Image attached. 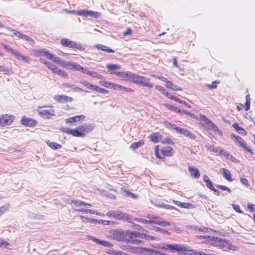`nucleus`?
Segmentation results:
<instances>
[{
    "mask_svg": "<svg viewBox=\"0 0 255 255\" xmlns=\"http://www.w3.org/2000/svg\"><path fill=\"white\" fill-rule=\"evenodd\" d=\"M150 80V78L139 76L129 72L126 81H129L141 86L151 88L153 87V84L149 82Z\"/></svg>",
    "mask_w": 255,
    "mask_h": 255,
    "instance_id": "obj_1",
    "label": "nucleus"
},
{
    "mask_svg": "<svg viewBox=\"0 0 255 255\" xmlns=\"http://www.w3.org/2000/svg\"><path fill=\"white\" fill-rule=\"evenodd\" d=\"M157 248L169 253L176 252L179 255H185L184 252L189 251V247L179 244H160L158 245Z\"/></svg>",
    "mask_w": 255,
    "mask_h": 255,
    "instance_id": "obj_2",
    "label": "nucleus"
},
{
    "mask_svg": "<svg viewBox=\"0 0 255 255\" xmlns=\"http://www.w3.org/2000/svg\"><path fill=\"white\" fill-rule=\"evenodd\" d=\"M108 72L111 74H114L118 76L123 80H126L129 72H116L115 70L120 69L121 67L119 64H108L106 65Z\"/></svg>",
    "mask_w": 255,
    "mask_h": 255,
    "instance_id": "obj_3",
    "label": "nucleus"
},
{
    "mask_svg": "<svg viewBox=\"0 0 255 255\" xmlns=\"http://www.w3.org/2000/svg\"><path fill=\"white\" fill-rule=\"evenodd\" d=\"M41 56H45L46 58L51 60L53 62L56 63L57 64L63 67L67 66V63L62 60L59 57L50 53L48 51L44 50H41L39 51Z\"/></svg>",
    "mask_w": 255,
    "mask_h": 255,
    "instance_id": "obj_4",
    "label": "nucleus"
},
{
    "mask_svg": "<svg viewBox=\"0 0 255 255\" xmlns=\"http://www.w3.org/2000/svg\"><path fill=\"white\" fill-rule=\"evenodd\" d=\"M106 215L109 217H113L116 219L128 221L129 222H131V218L129 217L128 214L120 211H109L107 213Z\"/></svg>",
    "mask_w": 255,
    "mask_h": 255,
    "instance_id": "obj_5",
    "label": "nucleus"
},
{
    "mask_svg": "<svg viewBox=\"0 0 255 255\" xmlns=\"http://www.w3.org/2000/svg\"><path fill=\"white\" fill-rule=\"evenodd\" d=\"M200 120L204 122V125L206 128L209 130H213L215 132L221 133L219 128L206 116L200 114Z\"/></svg>",
    "mask_w": 255,
    "mask_h": 255,
    "instance_id": "obj_6",
    "label": "nucleus"
},
{
    "mask_svg": "<svg viewBox=\"0 0 255 255\" xmlns=\"http://www.w3.org/2000/svg\"><path fill=\"white\" fill-rule=\"evenodd\" d=\"M111 238L117 241H126L128 240L127 231L125 232L120 230H114L110 232Z\"/></svg>",
    "mask_w": 255,
    "mask_h": 255,
    "instance_id": "obj_7",
    "label": "nucleus"
},
{
    "mask_svg": "<svg viewBox=\"0 0 255 255\" xmlns=\"http://www.w3.org/2000/svg\"><path fill=\"white\" fill-rule=\"evenodd\" d=\"M60 43L65 47L76 48L81 51H84L85 50V48L80 44L76 43L68 39L62 38L60 40Z\"/></svg>",
    "mask_w": 255,
    "mask_h": 255,
    "instance_id": "obj_8",
    "label": "nucleus"
},
{
    "mask_svg": "<svg viewBox=\"0 0 255 255\" xmlns=\"http://www.w3.org/2000/svg\"><path fill=\"white\" fill-rule=\"evenodd\" d=\"M231 137L234 139V140L236 143L238 144L241 147L244 148L245 150L247 151L251 154H253V152L252 149L249 146H248L246 143L244 142V139L238 135H236L234 134L231 135Z\"/></svg>",
    "mask_w": 255,
    "mask_h": 255,
    "instance_id": "obj_9",
    "label": "nucleus"
},
{
    "mask_svg": "<svg viewBox=\"0 0 255 255\" xmlns=\"http://www.w3.org/2000/svg\"><path fill=\"white\" fill-rule=\"evenodd\" d=\"M197 238L200 239H207L208 242L210 243L211 244L216 246L220 247L221 242H222V239L218 237H211V236H201V235H197L196 236Z\"/></svg>",
    "mask_w": 255,
    "mask_h": 255,
    "instance_id": "obj_10",
    "label": "nucleus"
},
{
    "mask_svg": "<svg viewBox=\"0 0 255 255\" xmlns=\"http://www.w3.org/2000/svg\"><path fill=\"white\" fill-rule=\"evenodd\" d=\"M80 129L81 128L78 126L74 129L67 128H63L62 131L75 137H83L84 136V134L81 133Z\"/></svg>",
    "mask_w": 255,
    "mask_h": 255,
    "instance_id": "obj_11",
    "label": "nucleus"
},
{
    "mask_svg": "<svg viewBox=\"0 0 255 255\" xmlns=\"http://www.w3.org/2000/svg\"><path fill=\"white\" fill-rule=\"evenodd\" d=\"M7 29L9 31L12 32V34L16 37H17L22 39H24L28 41H30L32 44H34L35 42L34 40L31 39L29 36L20 33V32L14 30L13 29L10 27H8L7 28Z\"/></svg>",
    "mask_w": 255,
    "mask_h": 255,
    "instance_id": "obj_12",
    "label": "nucleus"
},
{
    "mask_svg": "<svg viewBox=\"0 0 255 255\" xmlns=\"http://www.w3.org/2000/svg\"><path fill=\"white\" fill-rule=\"evenodd\" d=\"M55 110L51 107L48 109L41 110L38 111L39 115L45 119H50L54 115Z\"/></svg>",
    "mask_w": 255,
    "mask_h": 255,
    "instance_id": "obj_13",
    "label": "nucleus"
},
{
    "mask_svg": "<svg viewBox=\"0 0 255 255\" xmlns=\"http://www.w3.org/2000/svg\"><path fill=\"white\" fill-rule=\"evenodd\" d=\"M14 117L11 115H3L0 117V125L5 126L10 125L14 120Z\"/></svg>",
    "mask_w": 255,
    "mask_h": 255,
    "instance_id": "obj_14",
    "label": "nucleus"
},
{
    "mask_svg": "<svg viewBox=\"0 0 255 255\" xmlns=\"http://www.w3.org/2000/svg\"><path fill=\"white\" fill-rule=\"evenodd\" d=\"M220 248L224 251H226L227 250L236 251L238 249V247L232 245L231 242L225 239L223 240L222 242H221Z\"/></svg>",
    "mask_w": 255,
    "mask_h": 255,
    "instance_id": "obj_15",
    "label": "nucleus"
},
{
    "mask_svg": "<svg viewBox=\"0 0 255 255\" xmlns=\"http://www.w3.org/2000/svg\"><path fill=\"white\" fill-rule=\"evenodd\" d=\"M53 99L57 103L61 104L71 102L73 100V98L72 97L64 95H56L54 97Z\"/></svg>",
    "mask_w": 255,
    "mask_h": 255,
    "instance_id": "obj_16",
    "label": "nucleus"
},
{
    "mask_svg": "<svg viewBox=\"0 0 255 255\" xmlns=\"http://www.w3.org/2000/svg\"><path fill=\"white\" fill-rule=\"evenodd\" d=\"M127 236L128 240L133 239V238H139L142 239H146V235L143 233H140L136 231L131 232L130 231H127Z\"/></svg>",
    "mask_w": 255,
    "mask_h": 255,
    "instance_id": "obj_17",
    "label": "nucleus"
},
{
    "mask_svg": "<svg viewBox=\"0 0 255 255\" xmlns=\"http://www.w3.org/2000/svg\"><path fill=\"white\" fill-rule=\"evenodd\" d=\"M21 123L27 127H33L35 126L37 124V122L31 118H27L25 116L22 117L21 120Z\"/></svg>",
    "mask_w": 255,
    "mask_h": 255,
    "instance_id": "obj_18",
    "label": "nucleus"
},
{
    "mask_svg": "<svg viewBox=\"0 0 255 255\" xmlns=\"http://www.w3.org/2000/svg\"><path fill=\"white\" fill-rule=\"evenodd\" d=\"M79 127L81 128L80 130L81 131V133H84V134L85 133L90 132L94 128V125L93 124H84L79 126Z\"/></svg>",
    "mask_w": 255,
    "mask_h": 255,
    "instance_id": "obj_19",
    "label": "nucleus"
},
{
    "mask_svg": "<svg viewBox=\"0 0 255 255\" xmlns=\"http://www.w3.org/2000/svg\"><path fill=\"white\" fill-rule=\"evenodd\" d=\"M72 13L75 15H79L81 16H96L97 13H95L91 11H88L85 10H81L78 11H73Z\"/></svg>",
    "mask_w": 255,
    "mask_h": 255,
    "instance_id": "obj_20",
    "label": "nucleus"
},
{
    "mask_svg": "<svg viewBox=\"0 0 255 255\" xmlns=\"http://www.w3.org/2000/svg\"><path fill=\"white\" fill-rule=\"evenodd\" d=\"M85 118V117L84 115L76 116L73 117L65 119V122L66 123L73 124L74 123L78 122L80 121H84Z\"/></svg>",
    "mask_w": 255,
    "mask_h": 255,
    "instance_id": "obj_21",
    "label": "nucleus"
},
{
    "mask_svg": "<svg viewBox=\"0 0 255 255\" xmlns=\"http://www.w3.org/2000/svg\"><path fill=\"white\" fill-rule=\"evenodd\" d=\"M188 171L190 172L191 176L194 178H198L200 177V172L197 168L189 166L188 167Z\"/></svg>",
    "mask_w": 255,
    "mask_h": 255,
    "instance_id": "obj_22",
    "label": "nucleus"
},
{
    "mask_svg": "<svg viewBox=\"0 0 255 255\" xmlns=\"http://www.w3.org/2000/svg\"><path fill=\"white\" fill-rule=\"evenodd\" d=\"M67 66H70V69L72 70H76L82 72L83 70V67L74 62H68L67 63Z\"/></svg>",
    "mask_w": 255,
    "mask_h": 255,
    "instance_id": "obj_23",
    "label": "nucleus"
},
{
    "mask_svg": "<svg viewBox=\"0 0 255 255\" xmlns=\"http://www.w3.org/2000/svg\"><path fill=\"white\" fill-rule=\"evenodd\" d=\"M95 47L99 50L105 51L107 53H114L115 51L109 47L100 44H97L95 45Z\"/></svg>",
    "mask_w": 255,
    "mask_h": 255,
    "instance_id": "obj_24",
    "label": "nucleus"
},
{
    "mask_svg": "<svg viewBox=\"0 0 255 255\" xmlns=\"http://www.w3.org/2000/svg\"><path fill=\"white\" fill-rule=\"evenodd\" d=\"M222 170L223 171L222 174L224 178L229 181H232V175L230 171L226 168H222Z\"/></svg>",
    "mask_w": 255,
    "mask_h": 255,
    "instance_id": "obj_25",
    "label": "nucleus"
},
{
    "mask_svg": "<svg viewBox=\"0 0 255 255\" xmlns=\"http://www.w3.org/2000/svg\"><path fill=\"white\" fill-rule=\"evenodd\" d=\"M204 181L206 183V186L212 190V189H214V187L213 186V182L210 180L209 177L206 175H204L203 177Z\"/></svg>",
    "mask_w": 255,
    "mask_h": 255,
    "instance_id": "obj_26",
    "label": "nucleus"
},
{
    "mask_svg": "<svg viewBox=\"0 0 255 255\" xmlns=\"http://www.w3.org/2000/svg\"><path fill=\"white\" fill-rule=\"evenodd\" d=\"M173 129L177 132L179 133L180 134H183L185 136H186L187 135L188 133H189V132L190 131L189 130H188V129H187L186 128H180L176 126H174V128H173Z\"/></svg>",
    "mask_w": 255,
    "mask_h": 255,
    "instance_id": "obj_27",
    "label": "nucleus"
},
{
    "mask_svg": "<svg viewBox=\"0 0 255 255\" xmlns=\"http://www.w3.org/2000/svg\"><path fill=\"white\" fill-rule=\"evenodd\" d=\"M232 127L236 130V131L242 135H246L247 132L241 127H240L237 123H234Z\"/></svg>",
    "mask_w": 255,
    "mask_h": 255,
    "instance_id": "obj_28",
    "label": "nucleus"
},
{
    "mask_svg": "<svg viewBox=\"0 0 255 255\" xmlns=\"http://www.w3.org/2000/svg\"><path fill=\"white\" fill-rule=\"evenodd\" d=\"M166 88L171 89L174 91H180L181 88L179 87L178 86L174 85L172 82L169 81H167V83L165 85Z\"/></svg>",
    "mask_w": 255,
    "mask_h": 255,
    "instance_id": "obj_29",
    "label": "nucleus"
},
{
    "mask_svg": "<svg viewBox=\"0 0 255 255\" xmlns=\"http://www.w3.org/2000/svg\"><path fill=\"white\" fill-rule=\"evenodd\" d=\"M169 99H170L171 100H174V101H175L176 102H177L179 103L183 104V105H184L185 106H186V107H188L189 108H191V105H189L187 102H186L184 101H183V100H181L180 99L178 98V97H177L175 96H170V97H169Z\"/></svg>",
    "mask_w": 255,
    "mask_h": 255,
    "instance_id": "obj_30",
    "label": "nucleus"
},
{
    "mask_svg": "<svg viewBox=\"0 0 255 255\" xmlns=\"http://www.w3.org/2000/svg\"><path fill=\"white\" fill-rule=\"evenodd\" d=\"M14 55L17 59H18L19 60H21V61H22L24 62H26V63L29 62L28 59L26 56H25L23 55H21V54H20L16 51L15 52Z\"/></svg>",
    "mask_w": 255,
    "mask_h": 255,
    "instance_id": "obj_31",
    "label": "nucleus"
},
{
    "mask_svg": "<svg viewBox=\"0 0 255 255\" xmlns=\"http://www.w3.org/2000/svg\"><path fill=\"white\" fill-rule=\"evenodd\" d=\"M80 83L84 85L86 88L88 89H90L92 91L94 90L95 85L91 84L85 80H81Z\"/></svg>",
    "mask_w": 255,
    "mask_h": 255,
    "instance_id": "obj_32",
    "label": "nucleus"
},
{
    "mask_svg": "<svg viewBox=\"0 0 255 255\" xmlns=\"http://www.w3.org/2000/svg\"><path fill=\"white\" fill-rule=\"evenodd\" d=\"M150 139L154 143H157L161 139V136L157 133H154L149 136Z\"/></svg>",
    "mask_w": 255,
    "mask_h": 255,
    "instance_id": "obj_33",
    "label": "nucleus"
},
{
    "mask_svg": "<svg viewBox=\"0 0 255 255\" xmlns=\"http://www.w3.org/2000/svg\"><path fill=\"white\" fill-rule=\"evenodd\" d=\"M71 202L74 204V205L76 207L78 206H84L91 207L92 205L90 204L87 203L82 201L79 200H72Z\"/></svg>",
    "mask_w": 255,
    "mask_h": 255,
    "instance_id": "obj_34",
    "label": "nucleus"
},
{
    "mask_svg": "<svg viewBox=\"0 0 255 255\" xmlns=\"http://www.w3.org/2000/svg\"><path fill=\"white\" fill-rule=\"evenodd\" d=\"M144 250L146 252L147 255H160V254H161V252L153 249L145 248Z\"/></svg>",
    "mask_w": 255,
    "mask_h": 255,
    "instance_id": "obj_35",
    "label": "nucleus"
},
{
    "mask_svg": "<svg viewBox=\"0 0 255 255\" xmlns=\"http://www.w3.org/2000/svg\"><path fill=\"white\" fill-rule=\"evenodd\" d=\"M172 148L170 146H167L162 149V153L164 156H170L172 155Z\"/></svg>",
    "mask_w": 255,
    "mask_h": 255,
    "instance_id": "obj_36",
    "label": "nucleus"
},
{
    "mask_svg": "<svg viewBox=\"0 0 255 255\" xmlns=\"http://www.w3.org/2000/svg\"><path fill=\"white\" fill-rule=\"evenodd\" d=\"M47 144L48 146L53 149H57L61 147V145L56 142H50L49 140L46 141Z\"/></svg>",
    "mask_w": 255,
    "mask_h": 255,
    "instance_id": "obj_37",
    "label": "nucleus"
},
{
    "mask_svg": "<svg viewBox=\"0 0 255 255\" xmlns=\"http://www.w3.org/2000/svg\"><path fill=\"white\" fill-rule=\"evenodd\" d=\"M144 144V141L142 140H139L137 142L132 143L130 145V148L133 150H135L136 148L141 146Z\"/></svg>",
    "mask_w": 255,
    "mask_h": 255,
    "instance_id": "obj_38",
    "label": "nucleus"
},
{
    "mask_svg": "<svg viewBox=\"0 0 255 255\" xmlns=\"http://www.w3.org/2000/svg\"><path fill=\"white\" fill-rule=\"evenodd\" d=\"M155 89L160 91L162 94L165 95L167 97L169 98L170 97V94L167 92L162 86L159 85H157L155 87Z\"/></svg>",
    "mask_w": 255,
    "mask_h": 255,
    "instance_id": "obj_39",
    "label": "nucleus"
},
{
    "mask_svg": "<svg viewBox=\"0 0 255 255\" xmlns=\"http://www.w3.org/2000/svg\"><path fill=\"white\" fill-rule=\"evenodd\" d=\"M44 64L46 65L48 68L51 70L53 73L57 69V67L49 61H44Z\"/></svg>",
    "mask_w": 255,
    "mask_h": 255,
    "instance_id": "obj_40",
    "label": "nucleus"
},
{
    "mask_svg": "<svg viewBox=\"0 0 255 255\" xmlns=\"http://www.w3.org/2000/svg\"><path fill=\"white\" fill-rule=\"evenodd\" d=\"M166 107L170 110L173 111L175 113H179L181 112V110L178 109L176 107H174V106L167 104L165 105Z\"/></svg>",
    "mask_w": 255,
    "mask_h": 255,
    "instance_id": "obj_41",
    "label": "nucleus"
},
{
    "mask_svg": "<svg viewBox=\"0 0 255 255\" xmlns=\"http://www.w3.org/2000/svg\"><path fill=\"white\" fill-rule=\"evenodd\" d=\"M188 252H190L188 255H207V254L203 252H199L197 250H190Z\"/></svg>",
    "mask_w": 255,
    "mask_h": 255,
    "instance_id": "obj_42",
    "label": "nucleus"
},
{
    "mask_svg": "<svg viewBox=\"0 0 255 255\" xmlns=\"http://www.w3.org/2000/svg\"><path fill=\"white\" fill-rule=\"evenodd\" d=\"M161 221L157 217H153L151 220H149L150 224H156L160 226Z\"/></svg>",
    "mask_w": 255,
    "mask_h": 255,
    "instance_id": "obj_43",
    "label": "nucleus"
},
{
    "mask_svg": "<svg viewBox=\"0 0 255 255\" xmlns=\"http://www.w3.org/2000/svg\"><path fill=\"white\" fill-rule=\"evenodd\" d=\"M246 101L245 103L246 109L245 111H248L250 108L251 98L250 94H248L246 96Z\"/></svg>",
    "mask_w": 255,
    "mask_h": 255,
    "instance_id": "obj_44",
    "label": "nucleus"
},
{
    "mask_svg": "<svg viewBox=\"0 0 255 255\" xmlns=\"http://www.w3.org/2000/svg\"><path fill=\"white\" fill-rule=\"evenodd\" d=\"M93 91L98 92L103 94H106L108 93V91L106 89L102 88H100L96 85H95V87Z\"/></svg>",
    "mask_w": 255,
    "mask_h": 255,
    "instance_id": "obj_45",
    "label": "nucleus"
},
{
    "mask_svg": "<svg viewBox=\"0 0 255 255\" xmlns=\"http://www.w3.org/2000/svg\"><path fill=\"white\" fill-rule=\"evenodd\" d=\"M191 229H194L195 230L199 231L200 232H208L209 229L206 227H200L199 226H192L191 227Z\"/></svg>",
    "mask_w": 255,
    "mask_h": 255,
    "instance_id": "obj_46",
    "label": "nucleus"
},
{
    "mask_svg": "<svg viewBox=\"0 0 255 255\" xmlns=\"http://www.w3.org/2000/svg\"><path fill=\"white\" fill-rule=\"evenodd\" d=\"M54 73H56L63 77H67L68 76V74L65 72L58 69V68H57L56 70H55Z\"/></svg>",
    "mask_w": 255,
    "mask_h": 255,
    "instance_id": "obj_47",
    "label": "nucleus"
},
{
    "mask_svg": "<svg viewBox=\"0 0 255 255\" xmlns=\"http://www.w3.org/2000/svg\"><path fill=\"white\" fill-rule=\"evenodd\" d=\"M9 210V205L2 206L0 207V217L5 212Z\"/></svg>",
    "mask_w": 255,
    "mask_h": 255,
    "instance_id": "obj_48",
    "label": "nucleus"
},
{
    "mask_svg": "<svg viewBox=\"0 0 255 255\" xmlns=\"http://www.w3.org/2000/svg\"><path fill=\"white\" fill-rule=\"evenodd\" d=\"M99 83L102 86L107 88H111L112 85V83L107 82L105 80L100 81Z\"/></svg>",
    "mask_w": 255,
    "mask_h": 255,
    "instance_id": "obj_49",
    "label": "nucleus"
},
{
    "mask_svg": "<svg viewBox=\"0 0 255 255\" xmlns=\"http://www.w3.org/2000/svg\"><path fill=\"white\" fill-rule=\"evenodd\" d=\"M2 45L5 50H6L7 51L10 52L11 54H12L13 55L14 54L15 52H16V51L15 50L9 47L8 46H7L5 44H2Z\"/></svg>",
    "mask_w": 255,
    "mask_h": 255,
    "instance_id": "obj_50",
    "label": "nucleus"
},
{
    "mask_svg": "<svg viewBox=\"0 0 255 255\" xmlns=\"http://www.w3.org/2000/svg\"><path fill=\"white\" fill-rule=\"evenodd\" d=\"M98 244L103 245L106 247H110L112 245L110 242L102 240H100L99 242H98Z\"/></svg>",
    "mask_w": 255,
    "mask_h": 255,
    "instance_id": "obj_51",
    "label": "nucleus"
},
{
    "mask_svg": "<svg viewBox=\"0 0 255 255\" xmlns=\"http://www.w3.org/2000/svg\"><path fill=\"white\" fill-rule=\"evenodd\" d=\"M90 74H91V75L90 76H91V77L97 78L99 79L103 78V76H102L101 75L98 74V73L96 72L92 71L91 73H90Z\"/></svg>",
    "mask_w": 255,
    "mask_h": 255,
    "instance_id": "obj_52",
    "label": "nucleus"
},
{
    "mask_svg": "<svg viewBox=\"0 0 255 255\" xmlns=\"http://www.w3.org/2000/svg\"><path fill=\"white\" fill-rule=\"evenodd\" d=\"M179 114H186L188 116H189V117H191V118H196V116L194 114H192L190 112H188L186 110H181V112H179Z\"/></svg>",
    "mask_w": 255,
    "mask_h": 255,
    "instance_id": "obj_53",
    "label": "nucleus"
},
{
    "mask_svg": "<svg viewBox=\"0 0 255 255\" xmlns=\"http://www.w3.org/2000/svg\"><path fill=\"white\" fill-rule=\"evenodd\" d=\"M216 186L218 188L221 189V190H222L223 191H227L229 193L231 192V190L229 188H228V187H227L226 186L222 185H217Z\"/></svg>",
    "mask_w": 255,
    "mask_h": 255,
    "instance_id": "obj_54",
    "label": "nucleus"
},
{
    "mask_svg": "<svg viewBox=\"0 0 255 255\" xmlns=\"http://www.w3.org/2000/svg\"><path fill=\"white\" fill-rule=\"evenodd\" d=\"M134 221L138 222H141L143 224H149V220L140 218H135L134 219Z\"/></svg>",
    "mask_w": 255,
    "mask_h": 255,
    "instance_id": "obj_55",
    "label": "nucleus"
},
{
    "mask_svg": "<svg viewBox=\"0 0 255 255\" xmlns=\"http://www.w3.org/2000/svg\"><path fill=\"white\" fill-rule=\"evenodd\" d=\"M194 207V205L189 203H184L183 202L182 208H186V209H192Z\"/></svg>",
    "mask_w": 255,
    "mask_h": 255,
    "instance_id": "obj_56",
    "label": "nucleus"
},
{
    "mask_svg": "<svg viewBox=\"0 0 255 255\" xmlns=\"http://www.w3.org/2000/svg\"><path fill=\"white\" fill-rule=\"evenodd\" d=\"M240 180L243 185H245L247 187H250V184L247 179L243 177H240Z\"/></svg>",
    "mask_w": 255,
    "mask_h": 255,
    "instance_id": "obj_57",
    "label": "nucleus"
},
{
    "mask_svg": "<svg viewBox=\"0 0 255 255\" xmlns=\"http://www.w3.org/2000/svg\"><path fill=\"white\" fill-rule=\"evenodd\" d=\"M229 154H230L228 153V152L227 151H226V150L223 149L222 148H221V150L219 154V155L220 156H225L227 158L229 156Z\"/></svg>",
    "mask_w": 255,
    "mask_h": 255,
    "instance_id": "obj_58",
    "label": "nucleus"
},
{
    "mask_svg": "<svg viewBox=\"0 0 255 255\" xmlns=\"http://www.w3.org/2000/svg\"><path fill=\"white\" fill-rule=\"evenodd\" d=\"M74 210L76 211L82 212L83 213H90L91 210L84 209L83 208H79L75 209Z\"/></svg>",
    "mask_w": 255,
    "mask_h": 255,
    "instance_id": "obj_59",
    "label": "nucleus"
},
{
    "mask_svg": "<svg viewBox=\"0 0 255 255\" xmlns=\"http://www.w3.org/2000/svg\"><path fill=\"white\" fill-rule=\"evenodd\" d=\"M123 86H121L118 84H113L112 83V85L111 86V88H113L115 90H122Z\"/></svg>",
    "mask_w": 255,
    "mask_h": 255,
    "instance_id": "obj_60",
    "label": "nucleus"
},
{
    "mask_svg": "<svg viewBox=\"0 0 255 255\" xmlns=\"http://www.w3.org/2000/svg\"><path fill=\"white\" fill-rule=\"evenodd\" d=\"M127 242L136 245H137L141 242L140 240L135 239L128 240H127Z\"/></svg>",
    "mask_w": 255,
    "mask_h": 255,
    "instance_id": "obj_61",
    "label": "nucleus"
},
{
    "mask_svg": "<svg viewBox=\"0 0 255 255\" xmlns=\"http://www.w3.org/2000/svg\"><path fill=\"white\" fill-rule=\"evenodd\" d=\"M221 150V148L219 147H212L210 148V150L211 151L214 152L215 153L219 154L220 151Z\"/></svg>",
    "mask_w": 255,
    "mask_h": 255,
    "instance_id": "obj_62",
    "label": "nucleus"
},
{
    "mask_svg": "<svg viewBox=\"0 0 255 255\" xmlns=\"http://www.w3.org/2000/svg\"><path fill=\"white\" fill-rule=\"evenodd\" d=\"M232 207H233V209L236 212H238L239 213H243V211L242 210H241V209H240V207L239 205L233 204H232Z\"/></svg>",
    "mask_w": 255,
    "mask_h": 255,
    "instance_id": "obj_63",
    "label": "nucleus"
},
{
    "mask_svg": "<svg viewBox=\"0 0 255 255\" xmlns=\"http://www.w3.org/2000/svg\"><path fill=\"white\" fill-rule=\"evenodd\" d=\"M161 142L162 143H168L170 144H173V142H172V140L169 138H165L163 139H162Z\"/></svg>",
    "mask_w": 255,
    "mask_h": 255,
    "instance_id": "obj_64",
    "label": "nucleus"
}]
</instances>
